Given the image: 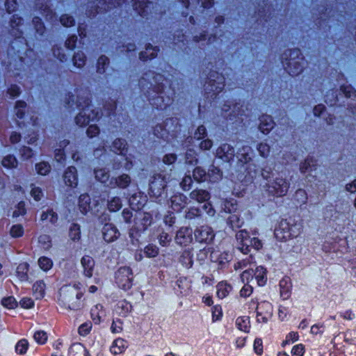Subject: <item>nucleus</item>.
Returning <instances> with one entry per match:
<instances>
[{
  "label": "nucleus",
  "instance_id": "obj_1",
  "mask_svg": "<svg viewBox=\"0 0 356 356\" xmlns=\"http://www.w3.org/2000/svg\"><path fill=\"white\" fill-rule=\"evenodd\" d=\"M67 104L69 108H74V106H76L81 110L75 118L76 124L80 127L85 126L90 121H95L99 118V112L92 108L88 95L78 96L76 100L74 95H69Z\"/></svg>",
  "mask_w": 356,
  "mask_h": 356
},
{
  "label": "nucleus",
  "instance_id": "obj_2",
  "mask_svg": "<svg viewBox=\"0 0 356 356\" xmlns=\"http://www.w3.org/2000/svg\"><path fill=\"white\" fill-rule=\"evenodd\" d=\"M79 284L76 286H66L60 290V300L67 305L70 309H76L79 307L78 300L82 297V293L79 292Z\"/></svg>",
  "mask_w": 356,
  "mask_h": 356
},
{
  "label": "nucleus",
  "instance_id": "obj_3",
  "mask_svg": "<svg viewBox=\"0 0 356 356\" xmlns=\"http://www.w3.org/2000/svg\"><path fill=\"white\" fill-rule=\"evenodd\" d=\"M290 183L282 176L277 177L267 184V191L269 194L275 197L284 196L289 188Z\"/></svg>",
  "mask_w": 356,
  "mask_h": 356
},
{
  "label": "nucleus",
  "instance_id": "obj_4",
  "mask_svg": "<svg viewBox=\"0 0 356 356\" xmlns=\"http://www.w3.org/2000/svg\"><path fill=\"white\" fill-rule=\"evenodd\" d=\"M290 58L286 63L287 70L292 76L299 74L303 70V58L300 57L301 53L299 49H295L290 51Z\"/></svg>",
  "mask_w": 356,
  "mask_h": 356
},
{
  "label": "nucleus",
  "instance_id": "obj_5",
  "mask_svg": "<svg viewBox=\"0 0 356 356\" xmlns=\"http://www.w3.org/2000/svg\"><path fill=\"white\" fill-rule=\"evenodd\" d=\"M224 86V77L218 73H213L205 86V90L207 94H211V97H213L222 91Z\"/></svg>",
  "mask_w": 356,
  "mask_h": 356
},
{
  "label": "nucleus",
  "instance_id": "obj_6",
  "mask_svg": "<svg viewBox=\"0 0 356 356\" xmlns=\"http://www.w3.org/2000/svg\"><path fill=\"white\" fill-rule=\"evenodd\" d=\"M116 283L124 290L129 289L132 286L133 274L130 268H120L115 273Z\"/></svg>",
  "mask_w": 356,
  "mask_h": 356
},
{
  "label": "nucleus",
  "instance_id": "obj_7",
  "mask_svg": "<svg viewBox=\"0 0 356 356\" xmlns=\"http://www.w3.org/2000/svg\"><path fill=\"white\" fill-rule=\"evenodd\" d=\"M162 80V76L160 74H156V76H153L152 73H149L145 74V76L142 77L139 81V86L142 88V90H145V88L148 89L153 88V90L159 92L161 90L160 88V81Z\"/></svg>",
  "mask_w": 356,
  "mask_h": 356
},
{
  "label": "nucleus",
  "instance_id": "obj_8",
  "mask_svg": "<svg viewBox=\"0 0 356 356\" xmlns=\"http://www.w3.org/2000/svg\"><path fill=\"white\" fill-rule=\"evenodd\" d=\"M194 236L197 241L205 243H211L214 238L212 229L208 226L197 227L194 232Z\"/></svg>",
  "mask_w": 356,
  "mask_h": 356
},
{
  "label": "nucleus",
  "instance_id": "obj_9",
  "mask_svg": "<svg viewBox=\"0 0 356 356\" xmlns=\"http://www.w3.org/2000/svg\"><path fill=\"white\" fill-rule=\"evenodd\" d=\"M257 321L266 323L272 313V306L268 302H262L257 306Z\"/></svg>",
  "mask_w": 356,
  "mask_h": 356
},
{
  "label": "nucleus",
  "instance_id": "obj_10",
  "mask_svg": "<svg viewBox=\"0 0 356 356\" xmlns=\"http://www.w3.org/2000/svg\"><path fill=\"white\" fill-rule=\"evenodd\" d=\"M131 182V177L128 174L122 173L115 177L111 178L107 186L112 188H118L124 189L130 185Z\"/></svg>",
  "mask_w": 356,
  "mask_h": 356
},
{
  "label": "nucleus",
  "instance_id": "obj_11",
  "mask_svg": "<svg viewBox=\"0 0 356 356\" xmlns=\"http://www.w3.org/2000/svg\"><path fill=\"white\" fill-rule=\"evenodd\" d=\"M63 180L65 186L70 188H76L78 184L76 168L74 166L68 167L64 172Z\"/></svg>",
  "mask_w": 356,
  "mask_h": 356
},
{
  "label": "nucleus",
  "instance_id": "obj_12",
  "mask_svg": "<svg viewBox=\"0 0 356 356\" xmlns=\"http://www.w3.org/2000/svg\"><path fill=\"white\" fill-rule=\"evenodd\" d=\"M236 238L238 243V248L243 254H248L250 252L249 241H250L248 232L245 230H240L236 233Z\"/></svg>",
  "mask_w": 356,
  "mask_h": 356
},
{
  "label": "nucleus",
  "instance_id": "obj_13",
  "mask_svg": "<svg viewBox=\"0 0 356 356\" xmlns=\"http://www.w3.org/2000/svg\"><path fill=\"white\" fill-rule=\"evenodd\" d=\"M193 230L190 227H181L175 236L176 242L181 245L189 244L192 240Z\"/></svg>",
  "mask_w": 356,
  "mask_h": 356
},
{
  "label": "nucleus",
  "instance_id": "obj_14",
  "mask_svg": "<svg viewBox=\"0 0 356 356\" xmlns=\"http://www.w3.org/2000/svg\"><path fill=\"white\" fill-rule=\"evenodd\" d=\"M102 234L104 241L111 243L118 238L120 232L115 225L107 223L103 227Z\"/></svg>",
  "mask_w": 356,
  "mask_h": 356
},
{
  "label": "nucleus",
  "instance_id": "obj_15",
  "mask_svg": "<svg viewBox=\"0 0 356 356\" xmlns=\"http://www.w3.org/2000/svg\"><path fill=\"white\" fill-rule=\"evenodd\" d=\"M234 149L229 144H223L216 150V156L225 162L229 161L233 158Z\"/></svg>",
  "mask_w": 356,
  "mask_h": 356
},
{
  "label": "nucleus",
  "instance_id": "obj_16",
  "mask_svg": "<svg viewBox=\"0 0 356 356\" xmlns=\"http://www.w3.org/2000/svg\"><path fill=\"white\" fill-rule=\"evenodd\" d=\"M290 222L286 220H282L277 228L275 230V235L276 238L282 241H287L290 238H285L287 234L290 233Z\"/></svg>",
  "mask_w": 356,
  "mask_h": 356
},
{
  "label": "nucleus",
  "instance_id": "obj_17",
  "mask_svg": "<svg viewBox=\"0 0 356 356\" xmlns=\"http://www.w3.org/2000/svg\"><path fill=\"white\" fill-rule=\"evenodd\" d=\"M171 207L173 210L179 211L187 204V197L183 194H177L170 199Z\"/></svg>",
  "mask_w": 356,
  "mask_h": 356
},
{
  "label": "nucleus",
  "instance_id": "obj_18",
  "mask_svg": "<svg viewBox=\"0 0 356 356\" xmlns=\"http://www.w3.org/2000/svg\"><path fill=\"white\" fill-rule=\"evenodd\" d=\"M22 18L19 17L17 15H14L10 19V33L16 38H19L22 35V31L19 29V26L22 24Z\"/></svg>",
  "mask_w": 356,
  "mask_h": 356
},
{
  "label": "nucleus",
  "instance_id": "obj_19",
  "mask_svg": "<svg viewBox=\"0 0 356 356\" xmlns=\"http://www.w3.org/2000/svg\"><path fill=\"white\" fill-rule=\"evenodd\" d=\"M81 263L83 268L84 275L88 277H91L92 275L93 267L95 266L93 259L90 256H84L81 259Z\"/></svg>",
  "mask_w": 356,
  "mask_h": 356
},
{
  "label": "nucleus",
  "instance_id": "obj_20",
  "mask_svg": "<svg viewBox=\"0 0 356 356\" xmlns=\"http://www.w3.org/2000/svg\"><path fill=\"white\" fill-rule=\"evenodd\" d=\"M190 198L191 200H195L199 203H202L209 200L210 198V195L209 192L205 190L196 189L190 193Z\"/></svg>",
  "mask_w": 356,
  "mask_h": 356
},
{
  "label": "nucleus",
  "instance_id": "obj_21",
  "mask_svg": "<svg viewBox=\"0 0 356 356\" xmlns=\"http://www.w3.org/2000/svg\"><path fill=\"white\" fill-rule=\"evenodd\" d=\"M127 342L121 338L115 339L111 346V352L114 354H120L123 353L127 348Z\"/></svg>",
  "mask_w": 356,
  "mask_h": 356
},
{
  "label": "nucleus",
  "instance_id": "obj_22",
  "mask_svg": "<svg viewBox=\"0 0 356 356\" xmlns=\"http://www.w3.org/2000/svg\"><path fill=\"white\" fill-rule=\"evenodd\" d=\"M261 122L259 124L260 131L264 134H267L273 127V121L270 116L266 115L263 116L261 120Z\"/></svg>",
  "mask_w": 356,
  "mask_h": 356
},
{
  "label": "nucleus",
  "instance_id": "obj_23",
  "mask_svg": "<svg viewBox=\"0 0 356 356\" xmlns=\"http://www.w3.org/2000/svg\"><path fill=\"white\" fill-rule=\"evenodd\" d=\"M69 356H89L88 351L81 343L73 344L69 351Z\"/></svg>",
  "mask_w": 356,
  "mask_h": 356
},
{
  "label": "nucleus",
  "instance_id": "obj_24",
  "mask_svg": "<svg viewBox=\"0 0 356 356\" xmlns=\"http://www.w3.org/2000/svg\"><path fill=\"white\" fill-rule=\"evenodd\" d=\"M165 186V181L160 175L154 177V179L150 183V190L152 192L157 190L156 193H158V195H161V191Z\"/></svg>",
  "mask_w": 356,
  "mask_h": 356
},
{
  "label": "nucleus",
  "instance_id": "obj_25",
  "mask_svg": "<svg viewBox=\"0 0 356 356\" xmlns=\"http://www.w3.org/2000/svg\"><path fill=\"white\" fill-rule=\"evenodd\" d=\"M44 4L42 3L41 6H39V3L37 4L39 10L41 11V13L45 16L46 19L48 20H53L55 17V13L53 12L51 9L49 8V2L51 0H44Z\"/></svg>",
  "mask_w": 356,
  "mask_h": 356
},
{
  "label": "nucleus",
  "instance_id": "obj_26",
  "mask_svg": "<svg viewBox=\"0 0 356 356\" xmlns=\"http://www.w3.org/2000/svg\"><path fill=\"white\" fill-rule=\"evenodd\" d=\"M95 177L97 181L104 184H109L111 179H109L110 175L108 171L104 168L95 169L94 170Z\"/></svg>",
  "mask_w": 356,
  "mask_h": 356
},
{
  "label": "nucleus",
  "instance_id": "obj_27",
  "mask_svg": "<svg viewBox=\"0 0 356 356\" xmlns=\"http://www.w3.org/2000/svg\"><path fill=\"white\" fill-rule=\"evenodd\" d=\"M105 315L106 314L102 305H96L91 309V316L95 323H99Z\"/></svg>",
  "mask_w": 356,
  "mask_h": 356
},
{
  "label": "nucleus",
  "instance_id": "obj_28",
  "mask_svg": "<svg viewBox=\"0 0 356 356\" xmlns=\"http://www.w3.org/2000/svg\"><path fill=\"white\" fill-rule=\"evenodd\" d=\"M254 276L259 286H264L267 280L266 270L264 268L259 266L254 270Z\"/></svg>",
  "mask_w": 356,
  "mask_h": 356
},
{
  "label": "nucleus",
  "instance_id": "obj_29",
  "mask_svg": "<svg viewBox=\"0 0 356 356\" xmlns=\"http://www.w3.org/2000/svg\"><path fill=\"white\" fill-rule=\"evenodd\" d=\"M145 197L140 195L134 194L129 198V204L133 209H140L145 203Z\"/></svg>",
  "mask_w": 356,
  "mask_h": 356
},
{
  "label": "nucleus",
  "instance_id": "obj_30",
  "mask_svg": "<svg viewBox=\"0 0 356 356\" xmlns=\"http://www.w3.org/2000/svg\"><path fill=\"white\" fill-rule=\"evenodd\" d=\"M236 325L238 330L244 332H248L250 327V319L247 316L237 318Z\"/></svg>",
  "mask_w": 356,
  "mask_h": 356
},
{
  "label": "nucleus",
  "instance_id": "obj_31",
  "mask_svg": "<svg viewBox=\"0 0 356 356\" xmlns=\"http://www.w3.org/2000/svg\"><path fill=\"white\" fill-rule=\"evenodd\" d=\"M127 143L123 139H116L112 145V151L119 154L123 155L126 152Z\"/></svg>",
  "mask_w": 356,
  "mask_h": 356
},
{
  "label": "nucleus",
  "instance_id": "obj_32",
  "mask_svg": "<svg viewBox=\"0 0 356 356\" xmlns=\"http://www.w3.org/2000/svg\"><path fill=\"white\" fill-rule=\"evenodd\" d=\"M90 198L86 194L80 195L79 200V205L82 213H87L90 209Z\"/></svg>",
  "mask_w": 356,
  "mask_h": 356
},
{
  "label": "nucleus",
  "instance_id": "obj_33",
  "mask_svg": "<svg viewBox=\"0 0 356 356\" xmlns=\"http://www.w3.org/2000/svg\"><path fill=\"white\" fill-rule=\"evenodd\" d=\"M33 290L36 298H42L44 295L45 284L42 281H38L33 284Z\"/></svg>",
  "mask_w": 356,
  "mask_h": 356
},
{
  "label": "nucleus",
  "instance_id": "obj_34",
  "mask_svg": "<svg viewBox=\"0 0 356 356\" xmlns=\"http://www.w3.org/2000/svg\"><path fill=\"white\" fill-rule=\"evenodd\" d=\"M231 286L229 284L225 282H220L217 285L216 293L218 297L221 299L225 298L228 295Z\"/></svg>",
  "mask_w": 356,
  "mask_h": 356
},
{
  "label": "nucleus",
  "instance_id": "obj_35",
  "mask_svg": "<svg viewBox=\"0 0 356 356\" xmlns=\"http://www.w3.org/2000/svg\"><path fill=\"white\" fill-rule=\"evenodd\" d=\"M1 164L6 168H15L17 166V160L13 155L9 154L3 158Z\"/></svg>",
  "mask_w": 356,
  "mask_h": 356
},
{
  "label": "nucleus",
  "instance_id": "obj_36",
  "mask_svg": "<svg viewBox=\"0 0 356 356\" xmlns=\"http://www.w3.org/2000/svg\"><path fill=\"white\" fill-rule=\"evenodd\" d=\"M157 49L153 47L152 45H148L145 51H142L140 54V58L145 60L147 58H152L156 56Z\"/></svg>",
  "mask_w": 356,
  "mask_h": 356
},
{
  "label": "nucleus",
  "instance_id": "obj_37",
  "mask_svg": "<svg viewBox=\"0 0 356 356\" xmlns=\"http://www.w3.org/2000/svg\"><path fill=\"white\" fill-rule=\"evenodd\" d=\"M42 221L49 220L51 223H55L58 220V215L52 209H48L47 211L42 212L40 216Z\"/></svg>",
  "mask_w": 356,
  "mask_h": 356
},
{
  "label": "nucleus",
  "instance_id": "obj_38",
  "mask_svg": "<svg viewBox=\"0 0 356 356\" xmlns=\"http://www.w3.org/2000/svg\"><path fill=\"white\" fill-rule=\"evenodd\" d=\"M135 0H131L134 1ZM150 2L148 0H136L134 3L135 9L137 10L140 15H145V9L149 6Z\"/></svg>",
  "mask_w": 356,
  "mask_h": 356
},
{
  "label": "nucleus",
  "instance_id": "obj_39",
  "mask_svg": "<svg viewBox=\"0 0 356 356\" xmlns=\"http://www.w3.org/2000/svg\"><path fill=\"white\" fill-rule=\"evenodd\" d=\"M29 265L26 263L20 264L17 268V274L22 281L26 280L28 278L27 273Z\"/></svg>",
  "mask_w": 356,
  "mask_h": 356
},
{
  "label": "nucleus",
  "instance_id": "obj_40",
  "mask_svg": "<svg viewBox=\"0 0 356 356\" xmlns=\"http://www.w3.org/2000/svg\"><path fill=\"white\" fill-rule=\"evenodd\" d=\"M86 56L82 51H77L73 56L74 65L81 68L85 65Z\"/></svg>",
  "mask_w": 356,
  "mask_h": 356
},
{
  "label": "nucleus",
  "instance_id": "obj_41",
  "mask_svg": "<svg viewBox=\"0 0 356 356\" xmlns=\"http://www.w3.org/2000/svg\"><path fill=\"white\" fill-rule=\"evenodd\" d=\"M251 149L250 147H243L240 152L238 153V161L243 163H248L250 161V152Z\"/></svg>",
  "mask_w": 356,
  "mask_h": 356
},
{
  "label": "nucleus",
  "instance_id": "obj_42",
  "mask_svg": "<svg viewBox=\"0 0 356 356\" xmlns=\"http://www.w3.org/2000/svg\"><path fill=\"white\" fill-rule=\"evenodd\" d=\"M69 143L66 140H63L60 143V148L55 151V159L58 162H62L65 159V153L62 148L65 147Z\"/></svg>",
  "mask_w": 356,
  "mask_h": 356
},
{
  "label": "nucleus",
  "instance_id": "obj_43",
  "mask_svg": "<svg viewBox=\"0 0 356 356\" xmlns=\"http://www.w3.org/2000/svg\"><path fill=\"white\" fill-rule=\"evenodd\" d=\"M38 265L42 270L47 271L52 268L53 262L49 258L42 257L38 259Z\"/></svg>",
  "mask_w": 356,
  "mask_h": 356
},
{
  "label": "nucleus",
  "instance_id": "obj_44",
  "mask_svg": "<svg viewBox=\"0 0 356 356\" xmlns=\"http://www.w3.org/2000/svg\"><path fill=\"white\" fill-rule=\"evenodd\" d=\"M122 207L120 197H114L108 202V209L110 211H117Z\"/></svg>",
  "mask_w": 356,
  "mask_h": 356
},
{
  "label": "nucleus",
  "instance_id": "obj_45",
  "mask_svg": "<svg viewBox=\"0 0 356 356\" xmlns=\"http://www.w3.org/2000/svg\"><path fill=\"white\" fill-rule=\"evenodd\" d=\"M37 172L41 175H47L51 170V166L47 162H40L35 165Z\"/></svg>",
  "mask_w": 356,
  "mask_h": 356
},
{
  "label": "nucleus",
  "instance_id": "obj_46",
  "mask_svg": "<svg viewBox=\"0 0 356 356\" xmlns=\"http://www.w3.org/2000/svg\"><path fill=\"white\" fill-rule=\"evenodd\" d=\"M33 24L35 32L40 36L42 35L45 31V27L39 17H34L33 19Z\"/></svg>",
  "mask_w": 356,
  "mask_h": 356
},
{
  "label": "nucleus",
  "instance_id": "obj_47",
  "mask_svg": "<svg viewBox=\"0 0 356 356\" xmlns=\"http://www.w3.org/2000/svg\"><path fill=\"white\" fill-rule=\"evenodd\" d=\"M38 243L44 250H49L51 246L50 236L47 234H42L38 237Z\"/></svg>",
  "mask_w": 356,
  "mask_h": 356
},
{
  "label": "nucleus",
  "instance_id": "obj_48",
  "mask_svg": "<svg viewBox=\"0 0 356 356\" xmlns=\"http://www.w3.org/2000/svg\"><path fill=\"white\" fill-rule=\"evenodd\" d=\"M225 213H232L236 210V204L234 200H225L222 207Z\"/></svg>",
  "mask_w": 356,
  "mask_h": 356
},
{
  "label": "nucleus",
  "instance_id": "obj_49",
  "mask_svg": "<svg viewBox=\"0 0 356 356\" xmlns=\"http://www.w3.org/2000/svg\"><path fill=\"white\" fill-rule=\"evenodd\" d=\"M295 199L299 203L304 204L307 201V194L303 189H298L295 193Z\"/></svg>",
  "mask_w": 356,
  "mask_h": 356
},
{
  "label": "nucleus",
  "instance_id": "obj_50",
  "mask_svg": "<svg viewBox=\"0 0 356 356\" xmlns=\"http://www.w3.org/2000/svg\"><path fill=\"white\" fill-rule=\"evenodd\" d=\"M1 304L3 307L8 308V309H13L17 305V302L13 296H9L7 298H4L1 300Z\"/></svg>",
  "mask_w": 356,
  "mask_h": 356
},
{
  "label": "nucleus",
  "instance_id": "obj_51",
  "mask_svg": "<svg viewBox=\"0 0 356 356\" xmlns=\"http://www.w3.org/2000/svg\"><path fill=\"white\" fill-rule=\"evenodd\" d=\"M209 177L210 181L212 182L217 181L221 177L220 170L215 167H212L207 173Z\"/></svg>",
  "mask_w": 356,
  "mask_h": 356
},
{
  "label": "nucleus",
  "instance_id": "obj_52",
  "mask_svg": "<svg viewBox=\"0 0 356 356\" xmlns=\"http://www.w3.org/2000/svg\"><path fill=\"white\" fill-rule=\"evenodd\" d=\"M207 176L205 170L201 168H196L193 170V178L197 181H202L204 180L205 177Z\"/></svg>",
  "mask_w": 356,
  "mask_h": 356
},
{
  "label": "nucleus",
  "instance_id": "obj_53",
  "mask_svg": "<svg viewBox=\"0 0 356 356\" xmlns=\"http://www.w3.org/2000/svg\"><path fill=\"white\" fill-rule=\"evenodd\" d=\"M80 227L77 224H72L70 229V237L75 241L80 238Z\"/></svg>",
  "mask_w": 356,
  "mask_h": 356
},
{
  "label": "nucleus",
  "instance_id": "obj_54",
  "mask_svg": "<svg viewBox=\"0 0 356 356\" xmlns=\"http://www.w3.org/2000/svg\"><path fill=\"white\" fill-rule=\"evenodd\" d=\"M54 56L60 61H65L67 60V55L65 53V50L59 47H54L53 48Z\"/></svg>",
  "mask_w": 356,
  "mask_h": 356
},
{
  "label": "nucleus",
  "instance_id": "obj_55",
  "mask_svg": "<svg viewBox=\"0 0 356 356\" xmlns=\"http://www.w3.org/2000/svg\"><path fill=\"white\" fill-rule=\"evenodd\" d=\"M26 107V103L22 101H18L16 102L15 107V115L17 118L22 119L24 117V112L22 111Z\"/></svg>",
  "mask_w": 356,
  "mask_h": 356
},
{
  "label": "nucleus",
  "instance_id": "obj_56",
  "mask_svg": "<svg viewBox=\"0 0 356 356\" xmlns=\"http://www.w3.org/2000/svg\"><path fill=\"white\" fill-rule=\"evenodd\" d=\"M145 254L148 257H154L159 254V248L154 245H148L145 248Z\"/></svg>",
  "mask_w": 356,
  "mask_h": 356
},
{
  "label": "nucleus",
  "instance_id": "obj_57",
  "mask_svg": "<svg viewBox=\"0 0 356 356\" xmlns=\"http://www.w3.org/2000/svg\"><path fill=\"white\" fill-rule=\"evenodd\" d=\"M108 64V59L104 56H102L97 60V72L102 74L105 72V67Z\"/></svg>",
  "mask_w": 356,
  "mask_h": 356
},
{
  "label": "nucleus",
  "instance_id": "obj_58",
  "mask_svg": "<svg viewBox=\"0 0 356 356\" xmlns=\"http://www.w3.org/2000/svg\"><path fill=\"white\" fill-rule=\"evenodd\" d=\"M28 346V341L26 339H22L19 341L15 346L16 352L19 354H24L26 353Z\"/></svg>",
  "mask_w": 356,
  "mask_h": 356
},
{
  "label": "nucleus",
  "instance_id": "obj_59",
  "mask_svg": "<svg viewBox=\"0 0 356 356\" xmlns=\"http://www.w3.org/2000/svg\"><path fill=\"white\" fill-rule=\"evenodd\" d=\"M10 233L14 238L20 237L24 234V228L21 225H14L12 226Z\"/></svg>",
  "mask_w": 356,
  "mask_h": 356
},
{
  "label": "nucleus",
  "instance_id": "obj_60",
  "mask_svg": "<svg viewBox=\"0 0 356 356\" xmlns=\"http://www.w3.org/2000/svg\"><path fill=\"white\" fill-rule=\"evenodd\" d=\"M33 337L35 341L40 344H44L47 340V333L42 330L35 332Z\"/></svg>",
  "mask_w": 356,
  "mask_h": 356
},
{
  "label": "nucleus",
  "instance_id": "obj_61",
  "mask_svg": "<svg viewBox=\"0 0 356 356\" xmlns=\"http://www.w3.org/2000/svg\"><path fill=\"white\" fill-rule=\"evenodd\" d=\"M31 195L35 201H39L43 197V193L40 188L31 185Z\"/></svg>",
  "mask_w": 356,
  "mask_h": 356
},
{
  "label": "nucleus",
  "instance_id": "obj_62",
  "mask_svg": "<svg viewBox=\"0 0 356 356\" xmlns=\"http://www.w3.org/2000/svg\"><path fill=\"white\" fill-rule=\"evenodd\" d=\"M196 153L192 149H188L186 154V162L190 164H196L197 159L196 158Z\"/></svg>",
  "mask_w": 356,
  "mask_h": 356
},
{
  "label": "nucleus",
  "instance_id": "obj_63",
  "mask_svg": "<svg viewBox=\"0 0 356 356\" xmlns=\"http://www.w3.org/2000/svg\"><path fill=\"white\" fill-rule=\"evenodd\" d=\"M60 23L62 25L66 27H70L74 25V19L67 15H63L60 18Z\"/></svg>",
  "mask_w": 356,
  "mask_h": 356
},
{
  "label": "nucleus",
  "instance_id": "obj_64",
  "mask_svg": "<svg viewBox=\"0 0 356 356\" xmlns=\"http://www.w3.org/2000/svg\"><path fill=\"white\" fill-rule=\"evenodd\" d=\"M92 328V323L87 322L81 325L79 327V333L81 336H86Z\"/></svg>",
  "mask_w": 356,
  "mask_h": 356
}]
</instances>
